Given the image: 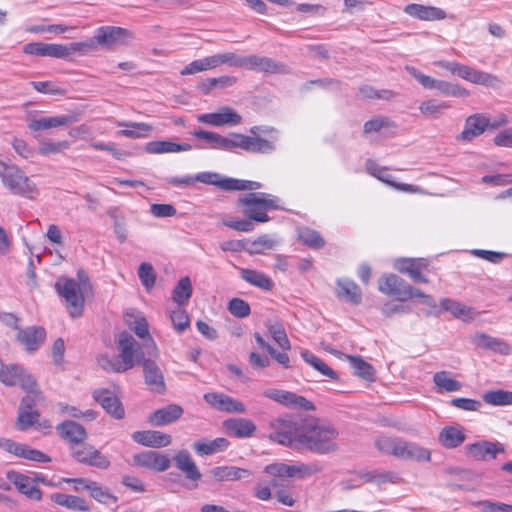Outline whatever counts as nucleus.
Wrapping results in <instances>:
<instances>
[{"instance_id": "obj_1", "label": "nucleus", "mask_w": 512, "mask_h": 512, "mask_svg": "<svg viewBox=\"0 0 512 512\" xmlns=\"http://www.w3.org/2000/svg\"><path fill=\"white\" fill-rule=\"evenodd\" d=\"M304 435L300 443V449L325 455L338 450L337 429L328 422L318 418L306 417V424L303 426Z\"/></svg>"}, {"instance_id": "obj_2", "label": "nucleus", "mask_w": 512, "mask_h": 512, "mask_svg": "<svg viewBox=\"0 0 512 512\" xmlns=\"http://www.w3.org/2000/svg\"><path fill=\"white\" fill-rule=\"evenodd\" d=\"M375 445L381 453L398 459L417 462L431 460L430 450L400 437L379 436L375 440Z\"/></svg>"}, {"instance_id": "obj_3", "label": "nucleus", "mask_w": 512, "mask_h": 512, "mask_svg": "<svg viewBox=\"0 0 512 512\" xmlns=\"http://www.w3.org/2000/svg\"><path fill=\"white\" fill-rule=\"evenodd\" d=\"M93 295L87 273L79 269L76 278L66 279V312L73 319L82 316L85 301Z\"/></svg>"}, {"instance_id": "obj_4", "label": "nucleus", "mask_w": 512, "mask_h": 512, "mask_svg": "<svg viewBox=\"0 0 512 512\" xmlns=\"http://www.w3.org/2000/svg\"><path fill=\"white\" fill-rule=\"evenodd\" d=\"M306 418L286 416L271 421L272 432L269 438L281 445L300 449V441L304 435Z\"/></svg>"}, {"instance_id": "obj_5", "label": "nucleus", "mask_w": 512, "mask_h": 512, "mask_svg": "<svg viewBox=\"0 0 512 512\" xmlns=\"http://www.w3.org/2000/svg\"><path fill=\"white\" fill-rule=\"evenodd\" d=\"M239 204L244 207L243 214L252 221L265 223L270 220L267 210L278 209L279 199L268 193L250 192L239 197Z\"/></svg>"}, {"instance_id": "obj_6", "label": "nucleus", "mask_w": 512, "mask_h": 512, "mask_svg": "<svg viewBox=\"0 0 512 512\" xmlns=\"http://www.w3.org/2000/svg\"><path fill=\"white\" fill-rule=\"evenodd\" d=\"M0 178L4 186L14 194L28 198H32L35 194L34 185L15 165L0 162Z\"/></svg>"}, {"instance_id": "obj_7", "label": "nucleus", "mask_w": 512, "mask_h": 512, "mask_svg": "<svg viewBox=\"0 0 512 512\" xmlns=\"http://www.w3.org/2000/svg\"><path fill=\"white\" fill-rule=\"evenodd\" d=\"M6 476L20 493L33 500H40L42 497L40 489L34 484L36 481L50 486H57L64 480L62 477H58L57 479H48L45 475H36L35 478L32 479L25 474L13 470L8 471Z\"/></svg>"}, {"instance_id": "obj_8", "label": "nucleus", "mask_w": 512, "mask_h": 512, "mask_svg": "<svg viewBox=\"0 0 512 512\" xmlns=\"http://www.w3.org/2000/svg\"><path fill=\"white\" fill-rule=\"evenodd\" d=\"M71 456L79 463L106 470L110 467L109 458L94 446L81 443L69 446Z\"/></svg>"}, {"instance_id": "obj_9", "label": "nucleus", "mask_w": 512, "mask_h": 512, "mask_svg": "<svg viewBox=\"0 0 512 512\" xmlns=\"http://www.w3.org/2000/svg\"><path fill=\"white\" fill-rule=\"evenodd\" d=\"M266 472L278 477L306 478L322 472L323 466L318 462L299 465L275 464L266 467Z\"/></svg>"}, {"instance_id": "obj_10", "label": "nucleus", "mask_w": 512, "mask_h": 512, "mask_svg": "<svg viewBox=\"0 0 512 512\" xmlns=\"http://www.w3.org/2000/svg\"><path fill=\"white\" fill-rule=\"evenodd\" d=\"M118 346L120 350V361L122 366H118V370H129L135 365V360H140L143 353L140 351V345L134 337L126 332L119 336Z\"/></svg>"}, {"instance_id": "obj_11", "label": "nucleus", "mask_w": 512, "mask_h": 512, "mask_svg": "<svg viewBox=\"0 0 512 512\" xmlns=\"http://www.w3.org/2000/svg\"><path fill=\"white\" fill-rule=\"evenodd\" d=\"M378 288L382 293L395 296L399 301L411 299L414 290V287L395 274L384 275L379 280Z\"/></svg>"}, {"instance_id": "obj_12", "label": "nucleus", "mask_w": 512, "mask_h": 512, "mask_svg": "<svg viewBox=\"0 0 512 512\" xmlns=\"http://www.w3.org/2000/svg\"><path fill=\"white\" fill-rule=\"evenodd\" d=\"M0 448L16 457L24 458L29 461L39 463L51 461L50 457L40 450L34 449L26 444L15 442L12 439L0 438Z\"/></svg>"}, {"instance_id": "obj_13", "label": "nucleus", "mask_w": 512, "mask_h": 512, "mask_svg": "<svg viewBox=\"0 0 512 512\" xmlns=\"http://www.w3.org/2000/svg\"><path fill=\"white\" fill-rule=\"evenodd\" d=\"M198 122L220 127L224 125L236 126L242 122V116L229 106H222L217 112L198 115Z\"/></svg>"}, {"instance_id": "obj_14", "label": "nucleus", "mask_w": 512, "mask_h": 512, "mask_svg": "<svg viewBox=\"0 0 512 512\" xmlns=\"http://www.w3.org/2000/svg\"><path fill=\"white\" fill-rule=\"evenodd\" d=\"M465 449L469 457L478 461L495 459L498 453L504 452V447L501 443L487 440H481L469 444Z\"/></svg>"}, {"instance_id": "obj_15", "label": "nucleus", "mask_w": 512, "mask_h": 512, "mask_svg": "<svg viewBox=\"0 0 512 512\" xmlns=\"http://www.w3.org/2000/svg\"><path fill=\"white\" fill-rule=\"evenodd\" d=\"M128 30L116 26L99 27L95 34V40L98 44L106 48H112L123 44L129 38Z\"/></svg>"}, {"instance_id": "obj_16", "label": "nucleus", "mask_w": 512, "mask_h": 512, "mask_svg": "<svg viewBox=\"0 0 512 512\" xmlns=\"http://www.w3.org/2000/svg\"><path fill=\"white\" fill-rule=\"evenodd\" d=\"M134 463L138 466L162 472L171 465V460L167 455L157 451H145L133 456Z\"/></svg>"}, {"instance_id": "obj_17", "label": "nucleus", "mask_w": 512, "mask_h": 512, "mask_svg": "<svg viewBox=\"0 0 512 512\" xmlns=\"http://www.w3.org/2000/svg\"><path fill=\"white\" fill-rule=\"evenodd\" d=\"M458 77L473 84L484 85L494 89L500 88L502 85V81L498 76L484 71L476 70L467 65H462L459 70Z\"/></svg>"}, {"instance_id": "obj_18", "label": "nucleus", "mask_w": 512, "mask_h": 512, "mask_svg": "<svg viewBox=\"0 0 512 512\" xmlns=\"http://www.w3.org/2000/svg\"><path fill=\"white\" fill-rule=\"evenodd\" d=\"M46 331L39 326H30L24 329H18L17 341L24 346L27 352L36 351L44 342Z\"/></svg>"}, {"instance_id": "obj_19", "label": "nucleus", "mask_w": 512, "mask_h": 512, "mask_svg": "<svg viewBox=\"0 0 512 512\" xmlns=\"http://www.w3.org/2000/svg\"><path fill=\"white\" fill-rule=\"evenodd\" d=\"M488 130V115L476 113L465 120L464 129L458 139L470 142Z\"/></svg>"}, {"instance_id": "obj_20", "label": "nucleus", "mask_w": 512, "mask_h": 512, "mask_svg": "<svg viewBox=\"0 0 512 512\" xmlns=\"http://www.w3.org/2000/svg\"><path fill=\"white\" fill-rule=\"evenodd\" d=\"M125 320L127 325L135 332V334L142 338L147 339L146 348L148 353L155 352L157 350L154 340L150 337L148 323L142 316L136 314L134 310L127 311L125 314Z\"/></svg>"}, {"instance_id": "obj_21", "label": "nucleus", "mask_w": 512, "mask_h": 512, "mask_svg": "<svg viewBox=\"0 0 512 512\" xmlns=\"http://www.w3.org/2000/svg\"><path fill=\"white\" fill-rule=\"evenodd\" d=\"M93 397L112 417L116 419L124 418V407L120 400L112 392L105 389L95 390L93 392Z\"/></svg>"}, {"instance_id": "obj_22", "label": "nucleus", "mask_w": 512, "mask_h": 512, "mask_svg": "<svg viewBox=\"0 0 512 512\" xmlns=\"http://www.w3.org/2000/svg\"><path fill=\"white\" fill-rule=\"evenodd\" d=\"M243 68L266 73L285 72V66L283 64H280L271 58L258 55L245 56Z\"/></svg>"}, {"instance_id": "obj_23", "label": "nucleus", "mask_w": 512, "mask_h": 512, "mask_svg": "<svg viewBox=\"0 0 512 512\" xmlns=\"http://www.w3.org/2000/svg\"><path fill=\"white\" fill-rule=\"evenodd\" d=\"M466 440L465 429L459 424L444 426L438 435L439 444L446 449H455Z\"/></svg>"}, {"instance_id": "obj_24", "label": "nucleus", "mask_w": 512, "mask_h": 512, "mask_svg": "<svg viewBox=\"0 0 512 512\" xmlns=\"http://www.w3.org/2000/svg\"><path fill=\"white\" fill-rule=\"evenodd\" d=\"M366 170L373 177L377 178L383 183L388 184L398 190L404 192H416L417 188L410 184L396 183L393 181V177L388 173V168L379 166L375 161L369 159L366 161Z\"/></svg>"}, {"instance_id": "obj_25", "label": "nucleus", "mask_w": 512, "mask_h": 512, "mask_svg": "<svg viewBox=\"0 0 512 512\" xmlns=\"http://www.w3.org/2000/svg\"><path fill=\"white\" fill-rule=\"evenodd\" d=\"M404 12L407 15L422 21H435L446 18V12L443 9L416 3L405 6Z\"/></svg>"}, {"instance_id": "obj_26", "label": "nucleus", "mask_w": 512, "mask_h": 512, "mask_svg": "<svg viewBox=\"0 0 512 512\" xmlns=\"http://www.w3.org/2000/svg\"><path fill=\"white\" fill-rule=\"evenodd\" d=\"M132 439L143 446L153 448L166 447L172 441L169 434L156 430L136 431L132 434Z\"/></svg>"}, {"instance_id": "obj_27", "label": "nucleus", "mask_w": 512, "mask_h": 512, "mask_svg": "<svg viewBox=\"0 0 512 512\" xmlns=\"http://www.w3.org/2000/svg\"><path fill=\"white\" fill-rule=\"evenodd\" d=\"M143 371L145 383L149 389L153 392L163 393L165 391V381L158 365L152 360L144 359Z\"/></svg>"}, {"instance_id": "obj_28", "label": "nucleus", "mask_w": 512, "mask_h": 512, "mask_svg": "<svg viewBox=\"0 0 512 512\" xmlns=\"http://www.w3.org/2000/svg\"><path fill=\"white\" fill-rule=\"evenodd\" d=\"M472 342L477 347L489 349L502 355H509L512 352L511 346L507 342L485 333L474 334L472 336Z\"/></svg>"}, {"instance_id": "obj_29", "label": "nucleus", "mask_w": 512, "mask_h": 512, "mask_svg": "<svg viewBox=\"0 0 512 512\" xmlns=\"http://www.w3.org/2000/svg\"><path fill=\"white\" fill-rule=\"evenodd\" d=\"M226 431L237 438L251 437L256 431V425L247 418H231L223 422Z\"/></svg>"}, {"instance_id": "obj_30", "label": "nucleus", "mask_w": 512, "mask_h": 512, "mask_svg": "<svg viewBox=\"0 0 512 512\" xmlns=\"http://www.w3.org/2000/svg\"><path fill=\"white\" fill-rule=\"evenodd\" d=\"M176 467L185 474L190 481H199L202 477L196 463L187 450L179 451L174 457Z\"/></svg>"}, {"instance_id": "obj_31", "label": "nucleus", "mask_w": 512, "mask_h": 512, "mask_svg": "<svg viewBox=\"0 0 512 512\" xmlns=\"http://www.w3.org/2000/svg\"><path fill=\"white\" fill-rule=\"evenodd\" d=\"M183 414L181 406L170 404L166 407L156 410L149 417V422L156 427L164 426L178 420Z\"/></svg>"}, {"instance_id": "obj_32", "label": "nucleus", "mask_w": 512, "mask_h": 512, "mask_svg": "<svg viewBox=\"0 0 512 512\" xmlns=\"http://www.w3.org/2000/svg\"><path fill=\"white\" fill-rule=\"evenodd\" d=\"M210 474L220 482L238 481L249 478L252 472L245 468L235 466H218L210 470Z\"/></svg>"}, {"instance_id": "obj_33", "label": "nucleus", "mask_w": 512, "mask_h": 512, "mask_svg": "<svg viewBox=\"0 0 512 512\" xmlns=\"http://www.w3.org/2000/svg\"><path fill=\"white\" fill-rule=\"evenodd\" d=\"M440 304L444 311L450 312L454 317L463 321H471L479 314L474 308L453 299L444 298L440 301Z\"/></svg>"}, {"instance_id": "obj_34", "label": "nucleus", "mask_w": 512, "mask_h": 512, "mask_svg": "<svg viewBox=\"0 0 512 512\" xmlns=\"http://www.w3.org/2000/svg\"><path fill=\"white\" fill-rule=\"evenodd\" d=\"M27 125L33 131L49 130L64 125V116H41L37 112H29Z\"/></svg>"}, {"instance_id": "obj_35", "label": "nucleus", "mask_w": 512, "mask_h": 512, "mask_svg": "<svg viewBox=\"0 0 512 512\" xmlns=\"http://www.w3.org/2000/svg\"><path fill=\"white\" fill-rule=\"evenodd\" d=\"M241 149L252 153L268 154L275 151L276 147L273 141L266 140L261 137H252L242 134Z\"/></svg>"}, {"instance_id": "obj_36", "label": "nucleus", "mask_w": 512, "mask_h": 512, "mask_svg": "<svg viewBox=\"0 0 512 512\" xmlns=\"http://www.w3.org/2000/svg\"><path fill=\"white\" fill-rule=\"evenodd\" d=\"M22 389L26 392V395L21 399L19 407L36 410L35 407L41 400V394L37 390L35 379L32 376H26L22 381Z\"/></svg>"}, {"instance_id": "obj_37", "label": "nucleus", "mask_w": 512, "mask_h": 512, "mask_svg": "<svg viewBox=\"0 0 512 512\" xmlns=\"http://www.w3.org/2000/svg\"><path fill=\"white\" fill-rule=\"evenodd\" d=\"M26 376H32L22 366L19 365H1L0 381L7 386L19 384L22 387V381Z\"/></svg>"}, {"instance_id": "obj_38", "label": "nucleus", "mask_w": 512, "mask_h": 512, "mask_svg": "<svg viewBox=\"0 0 512 512\" xmlns=\"http://www.w3.org/2000/svg\"><path fill=\"white\" fill-rule=\"evenodd\" d=\"M192 145L188 143L178 144L171 141L158 140L146 144L145 150L150 154L177 153L190 151Z\"/></svg>"}, {"instance_id": "obj_39", "label": "nucleus", "mask_w": 512, "mask_h": 512, "mask_svg": "<svg viewBox=\"0 0 512 512\" xmlns=\"http://www.w3.org/2000/svg\"><path fill=\"white\" fill-rule=\"evenodd\" d=\"M229 446V441L226 438L219 437L213 440H202L193 443L194 451L200 455H212L226 450Z\"/></svg>"}, {"instance_id": "obj_40", "label": "nucleus", "mask_w": 512, "mask_h": 512, "mask_svg": "<svg viewBox=\"0 0 512 512\" xmlns=\"http://www.w3.org/2000/svg\"><path fill=\"white\" fill-rule=\"evenodd\" d=\"M240 276L243 280L248 282L249 284L256 286L258 288H261L263 290L269 291L273 288V281L270 277H268L263 272L247 269V268H241L240 269Z\"/></svg>"}, {"instance_id": "obj_41", "label": "nucleus", "mask_w": 512, "mask_h": 512, "mask_svg": "<svg viewBox=\"0 0 512 512\" xmlns=\"http://www.w3.org/2000/svg\"><path fill=\"white\" fill-rule=\"evenodd\" d=\"M337 284L339 287L337 292L338 297H343L354 305L360 304L362 300V293L355 282L348 279H339Z\"/></svg>"}, {"instance_id": "obj_42", "label": "nucleus", "mask_w": 512, "mask_h": 512, "mask_svg": "<svg viewBox=\"0 0 512 512\" xmlns=\"http://www.w3.org/2000/svg\"><path fill=\"white\" fill-rule=\"evenodd\" d=\"M394 267L400 273L408 274L414 281L428 283V279L420 273L419 266L414 258L398 259L395 261Z\"/></svg>"}, {"instance_id": "obj_43", "label": "nucleus", "mask_w": 512, "mask_h": 512, "mask_svg": "<svg viewBox=\"0 0 512 512\" xmlns=\"http://www.w3.org/2000/svg\"><path fill=\"white\" fill-rule=\"evenodd\" d=\"M117 126L126 127V129L119 131L118 134L133 139L144 138L153 130V127L147 123L117 122Z\"/></svg>"}, {"instance_id": "obj_44", "label": "nucleus", "mask_w": 512, "mask_h": 512, "mask_svg": "<svg viewBox=\"0 0 512 512\" xmlns=\"http://www.w3.org/2000/svg\"><path fill=\"white\" fill-rule=\"evenodd\" d=\"M298 238L306 246L312 249H321L325 245V240L320 233L309 227H301L298 229Z\"/></svg>"}, {"instance_id": "obj_45", "label": "nucleus", "mask_w": 512, "mask_h": 512, "mask_svg": "<svg viewBox=\"0 0 512 512\" xmlns=\"http://www.w3.org/2000/svg\"><path fill=\"white\" fill-rule=\"evenodd\" d=\"M86 438L87 431L82 424L66 419V440L69 441L70 446L81 444Z\"/></svg>"}, {"instance_id": "obj_46", "label": "nucleus", "mask_w": 512, "mask_h": 512, "mask_svg": "<svg viewBox=\"0 0 512 512\" xmlns=\"http://www.w3.org/2000/svg\"><path fill=\"white\" fill-rule=\"evenodd\" d=\"M301 356L306 363L312 366L315 370L319 371L323 376L329 377L331 379L338 378L336 372L333 369H331L324 361H322L308 350L302 351Z\"/></svg>"}, {"instance_id": "obj_47", "label": "nucleus", "mask_w": 512, "mask_h": 512, "mask_svg": "<svg viewBox=\"0 0 512 512\" xmlns=\"http://www.w3.org/2000/svg\"><path fill=\"white\" fill-rule=\"evenodd\" d=\"M192 295V285L189 277H183L179 280L175 288L173 289V300L179 306H183L188 303Z\"/></svg>"}, {"instance_id": "obj_48", "label": "nucleus", "mask_w": 512, "mask_h": 512, "mask_svg": "<svg viewBox=\"0 0 512 512\" xmlns=\"http://www.w3.org/2000/svg\"><path fill=\"white\" fill-rule=\"evenodd\" d=\"M279 403L291 408H302L304 410L315 409L314 404L311 401L307 400L305 397L285 390L282 394L281 401Z\"/></svg>"}, {"instance_id": "obj_49", "label": "nucleus", "mask_w": 512, "mask_h": 512, "mask_svg": "<svg viewBox=\"0 0 512 512\" xmlns=\"http://www.w3.org/2000/svg\"><path fill=\"white\" fill-rule=\"evenodd\" d=\"M449 107H450V105L444 101H439L437 99H430L427 101H423L419 106V110L426 117L438 118Z\"/></svg>"}, {"instance_id": "obj_50", "label": "nucleus", "mask_w": 512, "mask_h": 512, "mask_svg": "<svg viewBox=\"0 0 512 512\" xmlns=\"http://www.w3.org/2000/svg\"><path fill=\"white\" fill-rule=\"evenodd\" d=\"M39 413L37 410H28L18 408V416L15 427L19 431H26L39 421Z\"/></svg>"}, {"instance_id": "obj_51", "label": "nucleus", "mask_w": 512, "mask_h": 512, "mask_svg": "<svg viewBox=\"0 0 512 512\" xmlns=\"http://www.w3.org/2000/svg\"><path fill=\"white\" fill-rule=\"evenodd\" d=\"M433 381L439 391L456 392L462 387L461 383L452 379L449 372L440 371L434 374Z\"/></svg>"}, {"instance_id": "obj_52", "label": "nucleus", "mask_w": 512, "mask_h": 512, "mask_svg": "<svg viewBox=\"0 0 512 512\" xmlns=\"http://www.w3.org/2000/svg\"><path fill=\"white\" fill-rule=\"evenodd\" d=\"M241 136L239 133H230L227 136L217 135V139L213 149L234 151L237 148L241 149Z\"/></svg>"}, {"instance_id": "obj_53", "label": "nucleus", "mask_w": 512, "mask_h": 512, "mask_svg": "<svg viewBox=\"0 0 512 512\" xmlns=\"http://www.w3.org/2000/svg\"><path fill=\"white\" fill-rule=\"evenodd\" d=\"M434 89L447 96L460 98L469 96V91L466 88L443 80H436Z\"/></svg>"}, {"instance_id": "obj_54", "label": "nucleus", "mask_w": 512, "mask_h": 512, "mask_svg": "<svg viewBox=\"0 0 512 512\" xmlns=\"http://www.w3.org/2000/svg\"><path fill=\"white\" fill-rule=\"evenodd\" d=\"M278 244L275 237L263 234L249 244L248 251L251 254H261L265 250L273 249Z\"/></svg>"}, {"instance_id": "obj_55", "label": "nucleus", "mask_w": 512, "mask_h": 512, "mask_svg": "<svg viewBox=\"0 0 512 512\" xmlns=\"http://www.w3.org/2000/svg\"><path fill=\"white\" fill-rule=\"evenodd\" d=\"M483 400L493 406H504L512 404V392L505 390H495L486 392Z\"/></svg>"}, {"instance_id": "obj_56", "label": "nucleus", "mask_w": 512, "mask_h": 512, "mask_svg": "<svg viewBox=\"0 0 512 512\" xmlns=\"http://www.w3.org/2000/svg\"><path fill=\"white\" fill-rule=\"evenodd\" d=\"M349 362L355 371V374L365 380H373L374 368L358 356H349Z\"/></svg>"}, {"instance_id": "obj_57", "label": "nucleus", "mask_w": 512, "mask_h": 512, "mask_svg": "<svg viewBox=\"0 0 512 512\" xmlns=\"http://www.w3.org/2000/svg\"><path fill=\"white\" fill-rule=\"evenodd\" d=\"M365 482H372L376 484H383L387 482L397 483L400 479L398 474L392 471H371L361 475Z\"/></svg>"}, {"instance_id": "obj_58", "label": "nucleus", "mask_w": 512, "mask_h": 512, "mask_svg": "<svg viewBox=\"0 0 512 512\" xmlns=\"http://www.w3.org/2000/svg\"><path fill=\"white\" fill-rule=\"evenodd\" d=\"M109 216L113 219L114 233L120 243H124L127 240V228L124 218L119 215L118 209L112 208L109 210Z\"/></svg>"}, {"instance_id": "obj_59", "label": "nucleus", "mask_w": 512, "mask_h": 512, "mask_svg": "<svg viewBox=\"0 0 512 512\" xmlns=\"http://www.w3.org/2000/svg\"><path fill=\"white\" fill-rule=\"evenodd\" d=\"M262 187V184L256 181H249V180H239V179H227L224 182V190H247V191H253L256 189H260Z\"/></svg>"}, {"instance_id": "obj_60", "label": "nucleus", "mask_w": 512, "mask_h": 512, "mask_svg": "<svg viewBox=\"0 0 512 512\" xmlns=\"http://www.w3.org/2000/svg\"><path fill=\"white\" fill-rule=\"evenodd\" d=\"M138 275L143 286L150 291L156 281V274L154 268L149 263H142L138 269Z\"/></svg>"}, {"instance_id": "obj_61", "label": "nucleus", "mask_w": 512, "mask_h": 512, "mask_svg": "<svg viewBox=\"0 0 512 512\" xmlns=\"http://www.w3.org/2000/svg\"><path fill=\"white\" fill-rule=\"evenodd\" d=\"M88 490L90 491V495L100 503L107 504L109 501H117V498L114 495L95 481L88 486Z\"/></svg>"}, {"instance_id": "obj_62", "label": "nucleus", "mask_w": 512, "mask_h": 512, "mask_svg": "<svg viewBox=\"0 0 512 512\" xmlns=\"http://www.w3.org/2000/svg\"><path fill=\"white\" fill-rule=\"evenodd\" d=\"M228 311L237 318H245L250 315L251 309L245 300L233 298L228 303Z\"/></svg>"}, {"instance_id": "obj_63", "label": "nucleus", "mask_w": 512, "mask_h": 512, "mask_svg": "<svg viewBox=\"0 0 512 512\" xmlns=\"http://www.w3.org/2000/svg\"><path fill=\"white\" fill-rule=\"evenodd\" d=\"M269 332L274 341L283 349L290 350L291 344L287 334L281 324H273L269 327Z\"/></svg>"}, {"instance_id": "obj_64", "label": "nucleus", "mask_w": 512, "mask_h": 512, "mask_svg": "<svg viewBox=\"0 0 512 512\" xmlns=\"http://www.w3.org/2000/svg\"><path fill=\"white\" fill-rule=\"evenodd\" d=\"M170 318L174 329L180 333L185 331L190 324L188 314L181 308L172 310L170 313Z\"/></svg>"}]
</instances>
